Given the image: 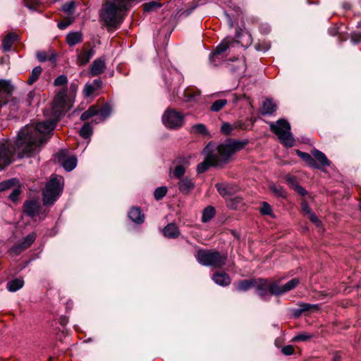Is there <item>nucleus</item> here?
I'll return each instance as SVG.
<instances>
[{
	"label": "nucleus",
	"mask_w": 361,
	"mask_h": 361,
	"mask_svg": "<svg viewBox=\"0 0 361 361\" xmlns=\"http://www.w3.org/2000/svg\"><path fill=\"white\" fill-rule=\"evenodd\" d=\"M68 109L66 92L60 91L51 106L44 111L47 119L46 121L31 123L22 128L18 134L15 146L8 140L0 141V171L13 162L15 152H18L20 157L35 153L41 145L47 142L49 133Z\"/></svg>",
	"instance_id": "obj_1"
},
{
	"label": "nucleus",
	"mask_w": 361,
	"mask_h": 361,
	"mask_svg": "<svg viewBox=\"0 0 361 361\" xmlns=\"http://www.w3.org/2000/svg\"><path fill=\"white\" fill-rule=\"evenodd\" d=\"M96 90L94 86L92 84H86L84 88V95L87 97H90Z\"/></svg>",
	"instance_id": "obj_45"
},
{
	"label": "nucleus",
	"mask_w": 361,
	"mask_h": 361,
	"mask_svg": "<svg viewBox=\"0 0 361 361\" xmlns=\"http://www.w3.org/2000/svg\"><path fill=\"white\" fill-rule=\"evenodd\" d=\"M239 47L238 41L229 37L224 38L210 56V63L214 66L219 65L221 60L231 52L232 49Z\"/></svg>",
	"instance_id": "obj_5"
},
{
	"label": "nucleus",
	"mask_w": 361,
	"mask_h": 361,
	"mask_svg": "<svg viewBox=\"0 0 361 361\" xmlns=\"http://www.w3.org/2000/svg\"><path fill=\"white\" fill-rule=\"evenodd\" d=\"M313 337V335L312 334L309 333H301L298 334V335L295 336L292 341L295 342H302V341H307L311 339Z\"/></svg>",
	"instance_id": "obj_36"
},
{
	"label": "nucleus",
	"mask_w": 361,
	"mask_h": 361,
	"mask_svg": "<svg viewBox=\"0 0 361 361\" xmlns=\"http://www.w3.org/2000/svg\"><path fill=\"white\" fill-rule=\"evenodd\" d=\"M300 309L298 310V315L302 312H304V311H307L310 308V304H307V303H302L300 305Z\"/></svg>",
	"instance_id": "obj_57"
},
{
	"label": "nucleus",
	"mask_w": 361,
	"mask_h": 361,
	"mask_svg": "<svg viewBox=\"0 0 361 361\" xmlns=\"http://www.w3.org/2000/svg\"><path fill=\"white\" fill-rule=\"evenodd\" d=\"M185 115L173 109H168L162 116L164 125L169 129L180 128L184 123Z\"/></svg>",
	"instance_id": "obj_7"
},
{
	"label": "nucleus",
	"mask_w": 361,
	"mask_h": 361,
	"mask_svg": "<svg viewBox=\"0 0 361 361\" xmlns=\"http://www.w3.org/2000/svg\"><path fill=\"white\" fill-rule=\"evenodd\" d=\"M302 211L305 215H308L312 212L308 204L305 201H302L301 203Z\"/></svg>",
	"instance_id": "obj_53"
},
{
	"label": "nucleus",
	"mask_w": 361,
	"mask_h": 361,
	"mask_svg": "<svg viewBox=\"0 0 361 361\" xmlns=\"http://www.w3.org/2000/svg\"><path fill=\"white\" fill-rule=\"evenodd\" d=\"M341 360H342L341 355L338 353L335 354L333 361H341Z\"/></svg>",
	"instance_id": "obj_62"
},
{
	"label": "nucleus",
	"mask_w": 361,
	"mask_h": 361,
	"mask_svg": "<svg viewBox=\"0 0 361 361\" xmlns=\"http://www.w3.org/2000/svg\"><path fill=\"white\" fill-rule=\"evenodd\" d=\"M63 184L62 176L54 175L51 177L43 190V204L44 205H51L54 203L61 193Z\"/></svg>",
	"instance_id": "obj_4"
},
{
	"label": "nucleus",
	"mask_w": 361,
	"mask_h": 361,
	"mask_svg": "<svg viewBox=\"0 0 361 361\" xmlns=\"http://www.w3.org/2000/svg\"><path fill=\"white\" fill-rule=\"evenodd\" d=\"M195 186V183L192 178L184 177L179 179L178 188L181 192L188 194Z\"/></svg>",
	"instance_id": "obj_14"
},
{
	"label": "nucleus",
	"mask_w": 361,
	"mask_h": 361,
	"mask_svg": "<svg viewBox=\"0 0 361 361\" xmlns=\"http://www.w3.org/2000/svg\"><path fill=\"white\" fill-rule=\"evenodd\" d=\"M42 71V68L40 66L35 67L32 69L31 75H30V78L27 80V84L31 85L35 82H36L38 80L39 75H41Z\"/></svg>",
	"instance_id": "obj_33"
},
{
	"label": "nucleus",
	"mask_w": 361,
	"mask_h": 361,
	"mask_svg": "<svg viewBox=\"0 0 361 361\" xmlns=\"http://www.w3.org/2000/svg\"><path fill=\"white\" fill-rule=\"evenodd\" d=\"M227 104V100L221 99L215 101L210 107V110L214 112L219 111L224 106Z\"/></svg>",
	"instance_id": "obj_34"
},
{
	"label": "nucleus",
	"mask_w": 361,
	"mask_h": 361,
	"mask_svg": "<svg viewBox=\"0 0 361 361\" xmlns=\"http://www.w3.org/2000/svg\"><path fill=\"white\" fill-rule=\"evenodd\" d=\"M66 152L62 150L59 154V161L63 167L68 171H72L77 165V159L75 157H70L66 158Z\"/></svg>",
	"instance_id": "obj_11"
},
{
	"label": "nucleus",
	"mask_w": 361,
	"mask_h": 361,
	"mask_svg": "<svg viewBox=\"0 0 361 361\" xmlns=\"http://www.w3.org/2000/svg\"><path fill=\"white\" fill-rule=\"evenodd\" d=\"M297 154L304 161H305L312 168H317V164L315 162L314 159L312 157L310 154L306 152H302L300 150H297Z\"/></svg>",
	"instance_id": "obj_29"
},
{
	"label": "nucleus",
	"mask_w": 361,
	"mask_h": 361,
	"mask_svg": "<svg viewBox=\"0 0 361 361\" xmlns=\"http://www.w3.org/2000/svg\"><path fill=\"white\" fill-rule=\"evenodd\" d=\"M215 214V209L212 206L207 207L202 212V221L204 223L209 221Z\"/></svg>",
	"instance_id": "obj_31"
},
{
	"label": "nucleus",
	"mask_w": 361,
	"mask_h": 361,
	"mask_svg": "<svg viewBox=\"0 0 361 361\" xmlns=\"http://www.w3.org/2000/svg\"><path fill=\"white\" fill-rule=\"evenodd\" d=\"M20 190L18 188H15L13 192L9 195V199L15 202L18 200V197L20 195Z\"/></svg>",
	"instance_id": "obj_50"
},
{
	"label": "nucleus",
	"mask_w": 361,
	"mask_h": 361,
	"mask_svg": "<svg viewBox=\"0 0 361 361\" xmlns=\"http://www.w3.org/2000/svg\"><path fill=\"white\" fill-rule=\"evenodd\" d=\"M269 188L276 196L286 197V192L281 186L270 184Z\"/></svg>",
	"instance_id": "obj_38"
},
{
	"label": "nucleus",
	"mask_w": 361,
	"mask_h": 361,
	"mask_svg": "<svg viewBox=\"0 0 361 361\" xmlns=\"http://www.w3.org/2000/svg\"><path fill=\"white\" fill-rule=\"evenodd\" d=\"M72 22H73V20L71 19H70V18L66 19L63 21L59 22L58 23V27L61 30L66 29L67 27H68L72 23Z\"/></svg>",
	"instance_id": "obj_52"
},
{
	"label": "nucleus",
	"mask_w": 361,
	"mask_h": 361,
	"mask_svg": "<svg viewBox=\"0 0 361 361\" xmlns=\"http://www.w3.org/2000/svg\"><path fill=\"white\" fill-rule=\"evenodd\" d=\"M260 212L264 215H272V209L269 204L264 202L260 208Z\"/></svg>",
	"instance_id": "obj_43"
},
{
	"label": "nucleus",
	"mask_w": 361,
	"mask_h": 361,
	"mask_svg": "<svg viewBox=\"0 0 361 361\" xmlns=\"http://www.w3.org/2000/svg\"><path fill=\"white\" fill-rule=\"evenodd\" d=\"M233 129V126L228 123H224L221 128V132L226 135H229L232 132Z\"/></svg>",
	"instance_id": "obj_49"
},
{
	"label": "nucleus",
	"mask_w": 361,
	"mask_h": 361,
	"mask_svg": "<svg viewBox=\"0 0 361 361\" xmlns=\"http://www.w3.org/2000/svg\"><path fill=\"white\" fill-rule=\"evenodd\" d=\"M39 3V0H24L25 6L30 9H35Z\"/></svg>",
	"instance_id": "obj_48"
},
{
	"label": "nucleus",
	"mask_w": 361,
	"mask_h": 361,
	"mask_svg": "<svg viewBox=\"0 0 361 361\" xmlns=\"http://www.w3.org/2000/svg\"><path fill=\"white\" fill-rule=\"evenodd\" d=\"M282 353L286 355H291L294 353V348L292 345H286L281 349Z\"/></svg>",
	"instance_id": "obj_51"
},
{
	"label": "nucleus",
	"mask_w": 361,
	"mask_h": 361,
	"mask_svg": "<svg viewBox=\"0 0 361 361\" xmlns=\"http://www.w3.org/2000/svg\"><path fill=\"white\" fill-rule=\"evenodd\" d=\"M227 206L232 209H238L243 207L244 203L240 197H231L226 200Z\"/></svg>",
	"instance_id": "obj_28"
},
{
	"label": "nucleus",
	"mask_w": 361,
	"mask_h": 361,
	"mask_svg": "<svg viewBox=\"0 0 361 361\" xmlns=\"http://www.w3.org/2000/svg\"><path fill=\"white\" fill-rule=\"evenodd\" d=\"M216 188L221 197L226 200L231 198L233 195L237 193L239 190V188L233 184L231 183H217Z\"/></svg>",
	"instance_id": "obj_9"
},
{
	"label": "nucleus",
	"mask_w": 361,
	"mask_h": 361,
	"mask_svg": "<svg viewBox=\"0 0 361 361\" xmlns=\"http://www.w3.org/2000/svg\"><path fill=\"white\" fill-rule=\"evenodd\" d=\"M247 141L228 140L215 147L212 142L208 143L202 153L206 155L205 159L197 166V171L202 173L210 166L222 167L231 161L234 154L243 149Z\"/></svg>",
	"instance_id": "obj_2"
},
{
	"label": "nucleus",
	"mask_w": 361,
	"mask_h": 361,
	"mask_svg": "<svg viewBox=\"0 0 361 361\" xmlns=\"http://www.w3.org/2000/svg\"><path fill=\"white\" fill-rule=\"evenodd\" d=\"M200 95V91L193 88H187L183 92V96L186 102L196 101Z\"/></svg>",
	"instance_id": "obj_26"
},
{
	"label": "nucleus",
	"mask_w": 361,
	"mask_h": 361,
	"mask_svg": "<svg viewBox=\"0 0 361 361\" xmlns=\"http://www.w3.org/2000/svg\"><path fill=\"white\" fill-rule=\"evenodd\" d=\"M41 92L39 90H32L28 92L25 98V102L27 105L31 106L32 104H37L40 101Z\"/></svg>",
	"instance_id": "obj_18"
},
{
	"label": "nucleus",
	"mask_w": 361,
	"mask_h": 361,
	"mask_svg": "<svg viewBox=\"0 0 361 361\" xmlns=\"http://www.w3.org/2000/svg\"><path fill=\"white\" fill-rule=\"evenodd\" d=\"M167 192V188L166 187H159L157 188L154 192V197L156 200H159L164 197Z\"/></svg>",
	"instance_id": "obj_42"
},
{
	"label": "nucleus",
	"mask_w": 361,
	"mask_h": 361,
	"mask_svg": "<svg viewBox=\"0 0 361 361\" xmlns=\"http://www.w3.org/2000/svg\"><path fill=\"white\" fill-rule=\"evenodd\" d=\"M285 179L286 180V182L288 183V184L293 188L295 189V188L296 187V185H298V182H297V179L295 176H290V175H286L285 176Z\"/></svg>",
	"instance_id": "obj_47"
},
{
	"label": "nucleus",
	"mask_w": 361,
	"mask_h": 361,
	"mask_svg": "<svg viewBox=\"0 0 361 361\" xmlns=\"http://www.w3.org/2000/svg\"><path fill=\"white\" fill-rule=\"evenodd\" d=\"M18 36L14 33H9L2 42V48L4 51H10L13 42L17 40Z\"/></svg>",
	"instance_id": "obj_25"
},
{
	"label": "nucleus",
	"mask_w": 361,
	"mask_h": 361,
	"mask_svg": "<svg viewBox=\"0 0 361 361\" xmlns=\"http://www.w3.org/2000/svg\"><path fill=\"white\" fill-rule=\"evenodd\" d=\"M196 258L203 266L220 269L226 264L227 255L218 251L202 249L197 251Z\"/></svg>",
	"instance_id": "obj_3"
},
{
	"label": "nucleus",
	"mask_w": 361,
	"mask_h": 361,
	"mask_svg": "<svg viewBox=\"0 0 361 361\" xmlns=\"http://www.w3.org/2000/svg\"><path fill=\"white\" fill-rule=\"evenodd\" d=\"M93 55H94V51L92 49L85 50V51L80 52L78 55L77 63L79 66H83V65L86 64L87 63L89 62V61L93 56Z\"/></svg>",
	"instance_id": "obj_20"
},
{
	"label": "nucleus",
	"mask_w": 361,
	"mask_h": 361,
	"mask_svg": "<svg viewBox=\"0 0 361 361\" xmlns=\"http://www.w3.org/2000/svg\"><path fill=\"white\" fill-rule=\"evenodd\" d=\"M106 68L104 60L100 59L94 61L90 68V73L92 75L96 76L104 72Z\"/></svg>",
	"instance_id": "obj_16"
},
{
	"label": "nucleus",
	"mask_w": 361,
	"mask_h": 361,
	"mask_svg": "<svg viewBox=\"0 0 361 361\" xmlns=\"http://www.w3.org/2000/svg\"><path fill=\"white\" fill-rule=\"evenodd\" d=\"M307 217L309 218V219L316 226H319V224H320V221L319 220V219L317 218V216L313 213V212H311L310 214H309L308 215H307Z\"/></svg>",
	"instance_id": "obj_54"
},
{
	"label": "nucleus",
	"mask_w": 361,
	"mask_h": 361,
	"mask_svg": "<svg viewBox=\"0 0 361 361\" xmlns=\"http://www.w3.org/2000/svg\"><path fill=\"white\" fill-rule=\"evenodd\" d=\"M300 283V280L298 278L292 279L283 285H280L279 281H276V292L274 295L279 296L283 295L294 288H295Z\"/></svg>",
	"instance_id": "obj_10"
},
{
	"label": "nucleus",
	"mask_w": 361,
	"mask_h": 361,
	"mask_svg": "<svg viewBox=\"0 0 361 361\" xmlns=\"http://www.w3.org/2000/svg\"><path fill=\"white\" fill-rule=\"evenodd\" d=\"M111 112V109L108 104H105L102 108L98 109V115L102 118V120L108 117Z\"/></svg>",
	"instance_id": "obj_40"
},
{
	"label": "nucleus",
	"mask_w": 361,
	"mask_h": 361,
	"mask_svg": "<svg viewBox=\"0 0 361 361\" xmlns=\"http://www.w3.org/2000/svg\"><path fill=\"white\" fill-rule=\"evenodd\" d=\"M185 166L179 164V165H177L175 166L172 174H173V177L180 179V178H183V176L185 174Z\"/></svg>",
	"instance_id": "obj_39"
},
{
	"label": "nucleus",
	"mask_w": 361,
	"mask_h": 361,
	"mask_svg": "<svg viewBox=\"0 0 361 361\" xmlns=\"http://www.w3.org/2000/svg\"><path fill=\"white\" fill-rule=\"evenodd\" d=\"M37 59L39 61H45L47 59V54L44 52L38 53L37 54Z\"/></svg>",
	"instance_id": "obj_59"
},
{
	"label": "nucleus",
	"mask_w": 361,
	"mask_h": 361,
	"mask_svg": "<svg viewBox=\"0 0 361 361\" xmlns=\"http://www.w3.org/2000/svg\"><path fill=\"white\" fill-rule=\"evenodd\" d=\"M92 133V130L90 124L88 123H85L80 130V135L82 137L87 139L89 138Z\"/></svg>",
	"instance_id": "obj_35"
},
{
	"label": "nucleus",
	"mask_w": 361,
	"mask_h": 361,
	"mask_svg": "<svg viewBox=\"0 0 361 361\" xmlns=\"http://www.w3.org/2000/svg\"><path fill=\"white\" fill-rule=\"evenodd\" d=\"M35 238L36 234L35 233H30L25 238L22 243L16 245L12 247V252L16 255L19 254L22 250L28 248L35 241Z\"/></svg>",
	"instance_id": "obj_12"
},
{
	"label": "nucleus",
	"mask_w": 361,
	"mask_h": 361,
	"mask_svg": "<svg viewBox=\"0 0 361 361\" xmlns=\"http://www.w3.org/2000/svg\"><path fill=\"white\" fill-rule=\"evenodd\" d=\"M191 133L195 135H207L209 132L205 125L197 123L192 126Z\"/></svg>",
	"instance_id": "obj_32"
},
{
	"label": "nucleus",
	"mask_w": 361,
	"mask_h": 361,
	"mask_svg": "<svg viewBox=\"0 0 361 361\" xmlns=\"http://www.w3.org/2000/svg\"><path fill=\"white\" fill-rule=\"evenodd\" d=\"M255 282L254 288H256L257 293L262 298H265L269 293L274 295V293L276 292V281L257 279H255Z\"/></svg>",
	"instance_id": "obj_8"
},
{
	"label": "nucleus",
	"mask_w": 361,
	"mask_h": 361,
	"mask_svg": "<svg viewBox=\"0 0 361 361\" xmlns=\"http://www.w3.org/2000/svg\"><path fill=\"white\" fill-rule=\"evenodd\" d=\"M11 185H12L11 180H7V181L2 182L0 183V191L6 190L8 189L9 188H11Z\"/></svg>",
	"instance_id": "obj_55"
},
{
	"label": "nucleus",
	"mask_w": 361,
	"mask_h": 361,
	"mask_svg": "<svg viewBox=\"0 0 361 361\" xmlns=\"http://www.w3.org/2000/svg\"><path fill=\"white\" fill-rule=\"evenodd\" d=\"M39 204L37 201L30 200L24 203V212L29 216H35L38 214L39 209Z\"/></svg>",
	"instance_id": "obj_13"
},
{
	"label": "nucleus",
	"mask_w": 361,
	"mask_h": 361,
	"mask_svg": "<svg viewBox=\"0 0 361 361\" xmlns=\"http://www.w3.org/2000/svg\"><path fill=\"white\" fill-rule=\"evenodd\" d=\"M13 92V87L9 82L0 80V99L3 98V94L8 97Z\"/></svg>",
	"instance_id": "obj_27"
},
{
	"label": "nucleus",
	"mask_w": 361,
	"mask_h": 361,
	"mask_svg": "<svg viewBox=\"0 0 361 361\" xmlns=\"http://www.w3.org/2000/svg\"><path fill=\"white\" fill-rule=\"evenodd\" d=\"M82 39V35L80 32H70L66 35V42L70 47L80 43Z\"/></svg>",
	"instance_id": "obj_22"
},
{
	"label": "nucleus",
	"mask_w": 361,
	"mask_h": 361,
	"mask_svg": "<svg viewBox=\"0 0 361 361\" xmlns=\"http://www.w3.org/2000/svg\"><path fill=\"white\" fill-rule=\"evenodd\" d=\"M245 67H246L245 62L244 59H239L237 61L236 66L232 68L231 71L233 73L240 74V73H244V71L245 70Z\"/></svg>",
	"instance_id": "obj_37"
},
{
	"label": "nucleus",
	"mask_w": 361,
	"mask_h": 361,
	"mask_svg": "<svg viewBox=\"0 0 361 361\" xmlns=\"http://www.w3.org/2000/svg\"><path fill=\"white\" fill-rule=\"evenodd\" d=\"M67 82V77L64 75H61L54 80V84L56 86H60L66 84Z\"/></svg>",
	"instance_id": "obj_46"
},
{
	"label": "nucleus",
	"mask_w": 361,
	"mask_h": 361,
	"mask_svg": "<svg viewBox=\"0 0 361 361\" xmlns=\"http://www.w3.org/2000/svg\"><path fill=\"white\" fill-rule=\"evenodd\" d=\"M161 4L155 1H151L144 5V11L145 12H149L154 9L161 8Z\"/></svg>",
	"instance_id": "obj_41"
},
{
	"label": "nucleus",
	"mask_w": 361,
	"mask_h": 361,
	"mask_svg": "<svg viewBox=\"0 0 361 361\" xmlns=\"http://www.w3.org/2000/svg\"><path fill=\"white\" fill-rule=\"evenodd\" d=\"M90 118H91V116L89 114V113L87 112V111H85V112H83L81 116H80V119L82 121H86V120H88Z\"/></svg>",
	"instance_id": "obj_61"
},
{
	"label": "nucleus",
	"mask_w": 361,
	"mask_h": 361,
	"mask_svg": "<svg viewBox=\"0 0 361 361\" xmlns=\"http://www.w3.org/2000/svg\"><path fill=\"white\" fill-rule=\"evenodd\" d=\"M295 190L301 195H305L307 194V191L305 189H304L302 187L300 186L299 185H296L295 188Z\"/></svg>",
	"instance_id": "obj_58"
},
{
	"label": "nucleus",
	"mask_w": 361,
	"mask_h": 361,
	"mask_svg": "<svg viewBox=\"0 0 361 361\" xmlns=\"http://www.w3.org/2000/svg\"><path fill=\"white\" fill-rule=\"evenodd\" d=\"M87 112L90 115L91 117L98 115V109L95 106H91L87 110Z\"/></svg>",
	"instance_id": "obj_56"
},
{
	"label": "nucleus",
	"mask_w": 361,
	"mask_h": 361,
	"mask_svg": "<svg viewBox=\"0 0 361 361\" xmlns=\"http://www.w3.org/2000/svg\"><path fill=\"white\" fill-rule=\"evenodd\" d=\"M276 110V105L271 99H266L262 103L261 109L262 114H271Z\"/></svg>",
	"instance_id": "obj_23"
},
{
	"label": "nucleus",
	"mask_w": 361,
	"mask_h": 361,
	"mask_svg": "<svg viewBox=\"0 0 361 361\" xmlns=\"http://www.w3.org/2000/svg\"><path fill=\"white\" fill-rule=\"evenodd\" d=\"M129 218L135 223L140 224L144 221V214L137 207H133L128 212Z\"/></svg>",
	"instance_id": "obj_19"
},
{
	"label": "nucleus",
	"mask_w": 361,
	"mask_h": 361,
	"mask_svg": "<svg viewBox=\"0 0 361 361\" xmlns=\"http://www.w3.org/2000/svg\"><path fill=\"white\" fill-rule=\"evenodd\" d=\"M270 128L286 147H292L294 145V139L290 132V126L287 121L279 119L276 123H271Z\"/></svg>",
	"instance_id": "obj_6"
},
{
	"label": "nucleus",
	"mask_w": 361,
	"mask_h": 361,
	"mask_svg": "<svg viewBox=\"0 0 361 361\" xmlns=\"http://www.w3.org/2000/svg\"><path fill=\"white\" fill-rule=\"evenodd\" d=\"M63 11L71 15L73 14L75 10V3L73 1L65 4L62 7Z\"/></svg>",
	"instance_id": "obj_44"
},
{
	"label": "nucleus",
	"mask_w": 361,
	"mask_h": 361,
	"mask_svg": "<svg viewBox=\"0 0 361 361\" xmlns=\"http://www.w3.org/2000/svg\"><path fill=\"white\" fill-rule=\"evenodd\" d=\"M24 281L22 279H15L9 281L6 284V288L10 292H16L23 288Z\"/></svg>",
	"instance_id": "obj_24"
},
{
	"label": "nucleus",
	"mask_w": 361,
	"mask_h": 361,
	"mask_svg": "<svg viewBox=\"0 0 361 361\" xmlns=\"http://www.w3.org/2000/svg\"><path fill=\"white\" fill-rule=\"evenodd\" d=\"M312 155L314 156V157L322 165V166H329L330 165V161H329V159L326 158V155L317 150V149H314L312 151Z\"/></svg>",
	"instance_id": "obj_30"
},
{
	"label": "nucleus",
	"mask_w": 361,
	"mask_h": 361,
	"mask_svg": "<svg viewBox=\"0 0 361 361\" xmlns=\"http://www.w3.org/2000/svg\"><path fill=\"white\" fill-rule=\"evenodd\" d=\"M164 235L169 238H175L179 235V230L175 224H168L163 230Z\"/></svg>",
	"instance_id": "obj_21"
},
{
	"label": "nucleus",
	"mask_w": 361,
	"mask_h": 361,
	"mask_svg": "<svg viewBox=\"0 0 361 361\" xmlns=\"http://www.w3.org/2000/svg\"><path fill=\"white\" fill-rule=\"evenodd\" d=\"M92 85H94L95 89L97 90L101 88L102 82L100 80H94Z\"/></svg>",
	"instance_id": "obj_60"
},
{
	"label": "nucleus",
	"mask_w": 361,
	"mask_h": 361,
	"mask_svg": "<svg viewBox=\"0 0 361 361\" xmlns=\"http://www.w3.org/2000/svg\"><path fill=\"white\" fill-rule=\"evenodd\" d=\"M255 284H256L255 279H251L240 281L237 283H235L234 286L238 291L245 292L254 288Z\"/></svg>",
	"instance_id": "obj_17"
},
{
	"label": "nucleus",
	"mask_w": 361,
	"mask_h": 361,
	"mask_svg": "<svg viewBox=\"0 0 361 361\" xmlns=\"http://www.w3.org/2000/svg\"><path fill=\"white\" fill-rule=\"evenodd\" d=\"M213 281L218 285L226 286L230 284L231 279L229 276L225 272L216 273L213 275Z\"/></svg>",
	"instance_id": "obj_15"
}]
</instances>
